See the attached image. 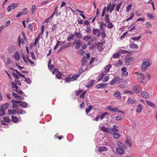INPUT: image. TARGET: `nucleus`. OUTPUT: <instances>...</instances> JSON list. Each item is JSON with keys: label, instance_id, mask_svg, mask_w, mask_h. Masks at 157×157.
<instances>
[{"label": "nucleus", "instance_id": "obj_29", "mask_svg": "<svg viewBox=\"0 0 157 157\" xmlns=\"http://www.w3.org/2000/svg\"><path fill=\"white\" fill-rule=\"evenodd\" d=\"M116 5V3H114V2H113L112 4L111 5V6L110 8V13H111L113 10L114 7H115Z\"/></svg>", "mask_w": 157, "mask_h": 157}, {"label": "nucleus", "instance_id": "obj_50", "mask_svg": "<svg viewBox=\"0 0 157 157\" xmlns=\"http://www.w3.org/2000/svg\"><path fill=\"white\" fill-rule=\"evenodd\" d=\"M93 34L94 35H96L97 33H99V30L98 29H95L94 28H93Z\"/></svg>", "mask_w": 157, "mask_h": 157}, {"label": "nucleus", "instance_id": "obj_53", "mask_svg": "<svg viewBox=\"0 0 157 157\" xmlns=\"http://www.w3.org/2000/svg\"><path fill=\"white\" fill-rule=\"evenodd\" d=\"M127 101L132 104H134L135 103V101L134 100H132L130 98H129Z\"/></svg>", "mask_w": 157, "mask_h": 157}, {"label": "nucleus", "instance_id": "obj_43", "mask_svg": "<svg viewBox=\"0 0 157 157\" xmlns=\"http://www.w3.org/2000/svg\"><path fill=\"white\" fill-rule=\"evenodd\" d=\"M116 80H117V79L116 78V77H115L111 81V82H110V85H114L115 84V82H116Z\"/></svg>", "mask_w": 157, "mask_h": 157}, {"label": "nucleus", "instance_id": "obj_40", "mask_svg": "<svg viewBox=\"0 0 157 157\" xmlns=\"http://www.w3.org/2000/svg\"><path fill=\"white\" fill-rule=\"evenodd\" d=\"M107 26L108 29H111L113 28V25L112 24V22H109V23H108Z\"/></svg>", "mask_w": 157, "mask_h": 157}, {"label": "nucleus", "instance_id": "obj_57", "mask_svg": "<svg viewBox=\"0 0 157 157\" xmlns=\"http://www.w3.org/2000/svg\"><path fill=\"white\" fill-rule=\"evenodd\" d=\"M119 52L121 53L125 54L126 53H129V52L128 51H124L123 50L121 49L119 51Z\"/></svg>", "mask_w": 157, "mask_h": 157}, {"label": "nucleus", "instance_id": "obj_48", "mask_svg": "<svg viewBox=\"0 0 157 157\" xmlns=\"http://www.w3.org/2000/svg\"><path fill=\"white\" fill-rule=\"evenodd\" d=\"M30 54L31 55L32 58L34 60H35L36 59V58L35 56L34 52H30Z\"/></svg>", "mask_w": 157, "mask_h": 157}, {"label": "nucleus", "instance_id": "obj_7", "mask_svg": "<svg viewBox=\"0 0 157 157\" xmlns=\"http://www.w3.org/2000/svg\"><path fill=\"white\" fill-rule=\"evenodd\" d=\"M116 151L119 154L121 155L124 154V150L122 148L117 147Z\"/></svg>", "mask_w": 157, "mask_h": 157}, {"label": "nucleus", "instance_id": "obj_31", "mask_svg": "<svg viewBox=\"0 0 157 157\" xmlns=\"http://www.w3.org/2000/svg\"><path fill=\"white\" fill-rule=\"evenodd\" d=\"M133 89L134 91L136 93H138L140 92L139 88L137 86H134L133 87Z\"/></svg>", "mask_w": 157, "mask_h": 157}, {"label": "nucleus", "instance_id": "obj_45", "mask_svg": "<svg viewBox=\"0 0 157 157\" xmlns=\"http://www.w3.org/2000/svg\"><path fill=\"white\" fill-rule=\"evenodd\" d=\"M86 91H85L83 92L80 95V98H81L83 99L84 98L85 95L86 94Z\"/></svg>", "mask_w": 157, "mask_h": 157}, {"label": "nucleus", "instance_id": "obj_36", "mask_svg": "<svg viewBox=\"0 0 157 157\" xmlns=\"http://www.w3.org/2000/svg\"><path fill=\"white\" fill-rule=\"evenodd\" d=\"M93 106L92 105H90L88 106V108L86 109V112L87 114L90 112L91 109H92Z\"/></svg>", "mask_w": 157, "mask_h": 157}, {"label": "nucleus", "instance_id": "obj_49", "mask_svg": "<svg viewBox=\"0 0 157 157\" xmlns=\"http://www.w3.org/2000/svg\"><path fill=\"white\" fill-rule=\"evenodd\" d=\"M25 81L28 84H30L31 83V79L29 78H25Z\"/></svg>", "mask_w": 157, "mask_h": 157}, {"label": "nucleus", "instance_id": "obj_14", "mask_svg": "<svg viewBox=\"0 0 157 157\" xmlns=\"http://www.w3.org/2000/svg\"><path fill=\"white\" fill-rule=\"evenodd\" d=\"M11 121H12L14 123H16L18 121V118L16 117L13 116H12L11 117Z\"/></svg>", "mask_w": 157, "mask_h": 157}, {"label": "nucleus", "instance_id": "obj_28", "mask_svg": "<svg viewBox=\"0 0 157 157\" xmlns=\"http://www.w3.org/2000/svg\"><path fill=\"white\" fill-rule=\"evenodd\" d=\"M19 106L23 108H26L28 106V104L25 101H23L20 104Z\"/></svg>", "mask_w": 157, "mask_h": 157}, {"label": "nucleus", "instance_id": "obj_3", "mask_svg": "<svg viewBox=\"0 0 157 157\" xmlns=\"http://www.w3.org/2000/svg\"><path fill=\"white\" fill-rule=\"evenodd\" d=\"M139 77H138V80L140 81V83L144 82L143 80H144L145 77L144 75L141 73H139L138 74Z\"/></svg>", "mask_w": 157, "mask_h": 157}, {"label": "nucleus", "instance_id": "obj_15", "mask_svg": "<svg viewBox=\"0 0 157 157\" xmlns=\"http://www.w3.org/2000/svg\"><path fill=\"white\" fill-rule=\"evenodd\" d=\"M106 26L105 23L103 22L102 21L100 22V29L103 31H105V28H103V26L105 27Z\"/></svg>", "mask_w": 157, "mask_h": 157}, {"label": "nucleus", "instance_id": "obj_42", "mask_svg": "<svg viewBox=\"0 0 157 157\" xmlns=\"http://www.w3.org/2000/svg\"><path fill=\"white\" fill-rule=\"evenodd\" d=\"M79 75L76 74L75 75H73L71 77V79H73L74 80H76L79 76Z\"/></svg>", "mask_w": 157, "mask_h": 157}, {"label": "nucleus", "instance_id": "obj_64", "mask_svg": "<svg viewBox=\"0 0 157 157\" xmlns=\"http://www.w3.org/2000/svg\"><path fill=\"white\" fill-rule=\"evenodd\" d=\"M78 24H82L83 23V21L80 17L78 19Z\"/></svg>", "mask_w": 157, "mask_h": 157}, {"label": "nucleus", "instance_id": "obj_59", "mask_svg": "<svg viewBox=\"0 0 157 157\" xmlns=\"http://www.w3.org/2000/svg\"><path fill=\"white\" fill-rule=\"evenodd\" d=\"M92 37L91 36H85L83 38V40L86 41H87L88 39H91Z\"/></svg>", "mask_w": 157, "mask_h": 157}, {"label": "nucleus", "instance_id": "obj_16", "mask_svg": "<svg viewBox=\"0 0 157 157\" xmlns=\"http://www.w3.org/2000/svg\"><path fill=\"white\" fill-rule=\"evenodd\" d=\"M105 75V74L103 72H101L98 76V77L99 78H97V80L98 82L101 81Z\"/></svg>", "mask_w": 157, "mask_h": 157}, {"label": "nucleus", "instance_id": "obj_5", "mask_svg": "<svg viewBox=\"0 0 157 157\" xmlns=\"http://www.w3.org/2000/svg\"><path fill=\"white\" fill-rule=\"evenodd\" d=\"M141 95L142 97L146 98H149L150 97V94L146 91L142 92Z\"/></svg>", "mask_w": 157, "mask_h": 157}, {"label": "nucleus", "instance_id": "obj_25", "mask_svg": "<svg viewBox=\"0 0 157 157\" xmlns=\"http://www.w3.org/2000/svg\"><path fill=\"white\" fill-rule=\"evenodd\" d=\"M129 47L130 48H138V45L134 43H132L129 44Z\"/></svg>", "mask_w": 157, "mask_h": 157}, {"label": "nucleus", "instance_id": "obj_39", "mask_svg": "<svg viewBox=\"0 0 157 157\" xmlns=\"http://www.w3.org/2000/svg\"><path fill=\"white\" fill-rule=\"evenodd\" d=\"M142 36H139L137 37H133V38H131L130 39V40H139L141 38H142ZM130 42L131 43L132 42L130 40Z\"/></svg>", "mask_w": 157, "mask_h": 157}, {"label": "nucleus", "instance_id": "obj_17", "mask_svg": "<svg viewBox=\"0 0 157 157\" xmlns=\"http://www.w3.org/2000/svg\"><path fill=\"white\" fill-rule=\"evenodd\" d=\"M9 103H6L4 104L1 105L0 108L4 110L6 109L9 107Z\"/></svg>", "mask_w": 157, "mask_h": 157}, {"label": "nucleus", "instance_id": "obj_2", "mask_svg": "<svg viewBox=\"0 0 157 157\" xmlns=\"http://www.w3.org/2000/svg\"><path fill=\"white\" fill-rule=\"evenodd\" d=\"M98 44H95L96 46H97L98 47L97 48L98 49V51L99 52H101L102 51L103 49V48H102V46L105 43V42H104V43L98 42Z\"/></svg>", "mask_w": 157, "mask_h": 157}, {"label": "nucleus", "instance_id": "obj_30", "mask_svg": "<svg viewBox=\"0 0 157 157\" xmlns=\"http://www.w3.org/2000/svg\"><path fill=\"white\" fill-rule=\"evenodd\" d=\"M142 107L141 104H139L138 105V107L136 109V112L138 113H140L142 110Z\"/></svg>", "mask_w": 157, "mask_h": 157}, {"label": "nucleus", "instance_id": "obj_22", "mask_svg": "<svg viewBox=\"0 0 157 157\" xmlns=\"http://www.w3.org/2000/svg\"><path fill=\"white\" fill-rule=\"evenodd\" d=\"M116 78V82L118 83H121L123 82V78H120L118 76H115Z\"/></svg>", "mask_w": 157, "mask_h": 157}, {"label": "nucleus", "instance_id": "obj_61", "mask_svg": "<svg viewBox=\"0 0 157 157\" xmlns=\"http://www.w3.org/2000/svg\"><path fill=\"white\" fill-rule=\"evenodd\" d=\"M12 75L13 77L17 79L19 78V76L14 72H12Z\"/></svg>", "mask_w": 157, "mask_h": 157}, {"label": "nucleus", "instance_id": "obj_1", "mask_svg": "<svg viewBox=\"0 0 157 157\" xmlns=\"http://www.w3.org/2000/svg\"><path fill=\"white\" fill-rule=\"evenodd\" d=\"M152 64L149 59L145 58L143 60V63L141 66V70L144 71L146 70L147 67L150 66Z\"/></svg>", "mask_w": 157, "mask_h": 157}, {"label": "nucleus", "instance_id": "obj_38", "mask_svg": "<svg viewBox=\"0 0 157 157\" xmlns=\"http://www.w3.org/2000/svg\"><path fill=\"white\" fill-rule=\"evenodd\" d=\"M28 12V9L26 8H24L23 9V12H22L23 14L27 15Z\"/></svg>", "mask_w": 157, "mask_h": 157}, {"label": "nucleus", "instance_id": "obj_21", "mask_svg": "<svg viewBox=\"0 0 157 157\" xmlns=\"http://www.w3.org/2000/svg\"><path fill=\"white\" fill-rule=\"evenodd\" d=\"M17 113V111L16 110H8V113L9 115H15Z\"/></svg>", "mask_w": 157, "mask_h": 157}, {"label": "nucleus", "instance_id": "obj_58", "mask_svg": "<svg viewBox=\"0 0 157 157\" xmlns=\"http://www.w3.org/2000/svg\"><path fill=\"white\" fill-rule=\"evenodd\" d=\"M109 76H106L105 77L104 79H103V81L105 82H106L107 81L109 80Z\"/></svg>", "mask_w": 157, "mask_h": 157}, {"label": "nucleus", "instance_id": "obj_23", "mask_svg": "<svg viewBox=\"0 0 157 157\" xmlns=\"http://www.w3.org/2000/svg\"><path fill=\"white\" fill-rule=\"evenodd\" d=\"M75 44L76 46L75 47V48L76 49H78L82 45L80 42V40H78V41Z\"/></svg>", "mask_w": 157, "mask_h": 157}, {"label": "nucleus", "instance_id": "obj_6", "mask_svg": "<svg viewBox=\"0 0 157 157\" xmlns=\"http://www.w3.org/2000/svg\"><path fill=\"white\" fill-rule=\"evenodd\" d=\"M118 127L116 125H113V128H110L109 132H118L119 130L118 128Z\"/></svg>", "mask_w": 157, "mask_h": 157}, {"label": "nucleus", "instance_id": "obj_33", "mask_svg": "<svg viewBox=\"0 0 157 157\" xmlns=\"http://www.w3.org/2000/svg\"><path fill=\"white\" fill-rule=\"evenodd\" d=\"M74 36V34H70L69 36L67 38V40L68 41H70L73 40V37Z\"/></svg>", "mask_w": 157, "mask_h": 157}, {"label": "nucleus", "instance_id": "obj_8", "mask_svg": "<svg viewBox=\"0 0 157 157\" xmlns=\"http://www.w3.org/2000/svg\"><path fill=\"white\" fill-rule=\"evenodd\" d=\"M16 50L15 46L13 45H10L9 48V51L11 53H13Z\"/></svg>", "mask_w": 157, "mask_h": 157}, {"label": "nucleus", "instance_id": "obj_24", "mask_svg": "<svg viewBox=\"0 0 157 157\" xmlns=\"http://www.w3.org/2000/svg\"><path fill=\"white\" fill-rule=\"evenodd\" d=\"M62 74L60 72L57 71L56 77L58 79H60L62 78Z\"/></svg>", "mask_w": 157, "mask_h": 157}, {"label": "nucleus", "instance_id": "obj_55", "mask_svg": "<svg viewBox=\"0 0 157 157\" xmlns=\"http://www.w3.org/2000/svg\"><path fill=\"white\" fill-rule=\"evenodd\" d=\"M132 5L130 4L129 5L126 7V12H128V11H129L132 8Z\"/></svg>", "mask_w": 157, "mask_h": 157}, {"label": "nucleus", "instance_id": "obj_10", "mask_svg": "<svg viewBox=\"0 0 157 157\" xmlns=\"http://www.w3.org/2000/svg\"><path fill=\"white\" fill-rule=\"evenodd\" d=\"M98 151L99 152H101L102 151H108L107 148L105 146H101L99 147L98 149Z\"/></svg>", "mask_w": 157, "mask_h": 157}, {"label": "nucleus", "instance_id": "obj_35", "mask_svg": "<svg viewBox=\"0 0 157 157\" xmlns=\"http://www.w3.org/2000/svg\"><path fill=\"white\" fill-rule=\"evenodd\" d=\"M147 103L148 105L151 107H155V105L153 103L150 102L147 100H146Z\"/></svg>", "mask_w": 157, "mask_h": 157}, {"label": "nucleus", "instance_id": "obj_11", "mask_svg": "<svg viewBox=\"0 0 157 157\" xmlns=\"http://www.w3.org/2000/svg\"><path fill=\"white\" fill-rule=\"evenodd\" d=\"M112 67V65L110 64H109L108 65L106 66L104 68V71L105 73H107L109 71L110 69Z\"/></svg>", "mask_w": 157, "mask_h": 157}, {"label": "nucleus", "instance_id": "obj_60", "mask_svg": "<svg viewBox=\"0 0 157 157\" xmlns=\"http://www.w3.org/2000/svg\"><path fill=\"white\" fill-rule=\"evenodd\" d=\"M12 96L14 97L15 98H21L20 96L17 95L16 93L14 92H13Z\"/></svg>", "mask_w": 157, "mask_h": 157}, {"label": "nucleus", "instance_id": "obj_9", "mask_svg": "<svg viewBox=\"0 0 157 157\" xmlns=\"http://www.w3.org/2000/svg\"><path fill=\"white\" fill-rule=\"evenodd\" d=\"M13 56V58L16 60L18 61L20 59V56L18 52H15Z\"/></svg>", "mask_w": 157, "mask_h": 157}, {"label": "nucleus", "instance_id": "obj_63", "mask_svg": "<svg viewBox=\"0 0 157 157\" xmlns=\"http://www.w3.org/2000/svg\"><path fill=\"white\" fill-rule=\"evenodd\" d=\"M147 16L150 19H153L154 18V16L150 13H148L147 14Z\"/></svg>", "mask_w": 157, "mask_h": 157}, {"label": "nucleus", "instance_id": "obj_32", "mask_svg": "<svg viewBox=\"0 0 157 157\" xmlns=\"http://www.w3.org/2000/svg\"><path fill=\"white\" fill-rule=\"evenodd\" d=\"M125 143L127 144L129 147H131L132 144L131 143V141L130 139H126L125 141Z\"/></svg>", "mask_w": 157, "mask_h": 157}, {"label": "nucleus", "instance_id": "obj_41", "mask_svg": "<svg viewBox=\"0 0 157 157\" xmlns=\"http://www.w3.org/2000/svg\"><path fill=\"white\" fill-rule=\"evenodd\" d=\"M3 121L7 123H9L10 122V119L8 117H5L3 118Z\"/></svg>", "mask_w": 157, "mask_h": 157}, {"label": "nucleus", "instance_id": "obj_47", "mask_svg": "<svg viewBox=\"0 0 157 157\" xmlns=\"http://www.w3.org/2000/svg\"><path fill=\"white\" fill-rule=\"evenodd\" d=\"M121 55L119 54V53L117 52L115 54H113V57L114 58H118Z\"/></svg>", "mask_w": 157, "mask_h": 157}, {"label": "nucleus", "instance_id": "obj_51", "mask_svg": "<svg viewBox=\"0 0 157 157\" xmlns=\"http://www.w3.org/2000/svg\"><path fill=\"white\" fill-rule=\"evenodd\" d=\"M36 7L35 5H33L32 6V10H31V13H32V14H34V12L36 10Z\"/></svg>", "mask_w": 157, "mask_h": 157}, {"label": "nucleus", "instance_id": "obj_13", "mask_svg": "<svg viewBox=\"0 0 157 157\" xmlns=\"http://www.w3.org/2000/svg\"><path fill=\"white\" fill-rule=\"evenodd\" d=\"M114 97L117 98L119 99H120L121 97V95L120 92L118 91H115L114 93Z\"/></svg>", "mask_w": 157, "mask_h": 157}, {"label": "nucleus", "instance_id": "obj_52", "mask_svg": "<svg viewBox=\"0 0 157 157\" xmlns=\"http://www.w3.org/2000/svg\"><path fill=\"white\" fill-rule=\"evenodd\" d=\"M146 28H150L151 26V24L149 22H147L146 23Z\"/></svg>", "mask_w": 157, "mask_h": 157}, {"label": "nucleus", "instance_id": "obj_4", "mask_svg": "<svg viewBox=\"0 0 157 157\" xmlns=\"http://www.w3.org/2000/svg\"><path fill=\"white\" fill-rule=\"evenodd\" d=\"M108 86L107 83H101L95 86L96 89H99L101 88H104Z\"/></svg>", "mask_w": 157, "mask_h": 157}, {"label": "nucleus", "instance_id": "obj_27", "mask_svg": "<svg viewBox=\"0 0 157 157\" xmlns=\"http://www.w3.org/2000/svg\"><path fill=\"white\" fill-rule=\"evenodd\" d=\"M86 63L87 61L86 60V58L85 56H84L82 58L81 61L82 66H84L86 64Z\"/></svg>", "mask_w": 157, "mask_h": 157}, {"label": "nucleus", "instance_id": "obj_37", "mask_svg": "<svg viewBox=\"0 0 157 157\" xmlns=\"http://www.w3.org/2000/svg\"><path fill=\"white\" fill-rule=\"evenodd\" d=\"M113 136L115 139H117L120 138L121 136L118 133L115 132L113 134Z\"/></svg>", "mask_w": 157, "mask_h": 157}, {"label": "nucleus", "instance_id": "obj_56", "mask_svg": "<svg viewBox=\"0 0 157 157\" xmlns=\"http://www.w3.org/2000/svg\"><path fill=\"white\" fill-rule=\"evenodd\" d=\"M87 29L85 30L87 33H90L91 32V29L90 27H86Z\"/></svg>", "mask_w": 157, "mask_h": 157}, {"label": "nucleus", "instance_id": "obj_18", "mask_svg": "<svg viewBox=\"0 0 157 157\" xmlns=\"http://www.w3.org/2000/svg\"><path fill=\"white\" fill-rule=\"evenodd\" d=\"M74 36H76L77 38L79 39H81L82 36L81 33L80 32H77L76 31L75 32Z\"/></svg>", "mask_w": 157, "mask_h": 157}, {"label": "nucleus", "instance_id": "obj_26", "mask_svg": "<svg viewBox=\"0 0 157 157\" xmlns=\"http://www.w3.org/2000/svg\"><path fill=\"white\" fill-rule=\"evenodd\" d=\"M134 60V58L133 57H131L127 58L125 60L126 63L128 65L130 64V61H133Z\"/></svg>", "mask_w": 157, "mask_h": 157}, {"label": "nucleus", "instance_id": "obj_54", "mask_svg": "<svg viewBox=\"0 0 157 157\" xmlns=\"http://www.w3.org/2000/svg\"><path fill=\"white\" fill-rule=\"evenodd\" d=\"M111 6V3H110L106 7V11L107 12H109V10L110 11V8Z\"/></svg>", "mask_w": 157, "mask_h": 157}, {"label": "nucleus", "instance_id": "obj_46", "mask_svg": "<svg viewBox=\"0 0 157 157\" xmlns=\"http://www.w3.org/2000/svg\"><path fill=\"white\" fill-rule=\"evenodd\" d=\"M5 113L6 112L4 110L2 109H0V117L5 115Z\"/></svg>", "mask_w": 157, "mask_h": 157}, {"label": "nucleus", "instance_id": "obj_12", "mask_svg": "<svg viewBox=\"0 0 157 157\" xmlns=\"http://www.w3.org/2000/svg\"><path fill=\"white\" fill-rule=\"evenodd\" d=\"M107 109L109 110H110L113 112H116L117 111L118 108L117 107L113 108L111 106H109L107 107Z\"/></svg>", "mask_w": 157, "mask_h": 157}, {"label": "nucleus", "instance_id": "obj_20", "mask_svg": "<svg viewBox=\"0 0 157 157\" xmlns=\"http://www.w3.org/2000/svg\"><path fill=\"white\" fill-rule=\"evenodd\" d=\"M95 80H92L90 82H88V83L86 86V87L87 88H90L94 84Z\"/></svg>", "mask_w": 157, "mask_h": 157}, {"label": "nucleus", "instance_id": "obj_44", "mask_svg": "<svg viewBox=\"0 0 157 157\" xmlns=\"http://www.w3.org/2000/svg\"><path fill=\"white\" fill-rule=\"evenodd\" d=\"M122 2H121V3L118 4L117 5L116 9V10L117 11H119V9L120 8V7L122 5Z\"/></svg>", "mask_w": 157, "mask_h": 157}, {"label": "nucleus", "instance_id": "obj_62", "mask_svg": "<svg viewBox=\"0 0 157 157\" xmlns=\"http://www.w3.org/2000/svg\"><path fill=\"white\" fill-rule=\"evenodd\" d=\"M117 144L120 147V148H121L123 147V146L124 144L122 143L120 141H118L117 142Z\"/></svg>", "mask_w": 157, "mask_h": 157}, {"label": "nucleus", "instance_id": "obj_19", "mask_svg": "<svg viewBox=\"0 0 157 157\" xmlns=\"http://www.w3.org/2000/svg\"><path fill=\"white\" fill-rule=\"evenodd\" d=\"M101 130L104 132H109L110 128H106L105 126L102 127L101 128Z\"/></svg>", "mask_w": 157, "mask_h": 157}, {"label": "nucleus", "instance_id": "obj_34", "mask_svg": "<svg viewBox=\"0 0 157 157\" xmlns=\"http://www.w3.org/2000/svg\"><path fill=\"white\" fill-rule=\"evenodd\" d=\"M10 5L11 6V7L13 9H14L16 8L18 6V4L17 3H11Z\"/></svg>", "mask_w": 157, "mask_h": 157}]
</instances>
